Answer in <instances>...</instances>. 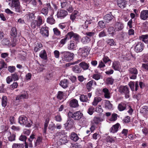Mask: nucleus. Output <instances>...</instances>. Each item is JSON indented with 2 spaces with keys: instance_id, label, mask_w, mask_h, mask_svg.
<instances>
[{
  "instance_id": "35",
  "label": "nucleus",
  "mask_w": 148,
  "mask_h": 148,
  "mask_svg": "<svg viewBox=\"0 0 148 148\" xmlns=\"http://www.w3.org/2000/svg\"><path fill=\"white\" fill-rule=\"evenodd\" d=\"M29 5L31 8H35L37 6V2L36 0H30L29 2Z\"/></svg>"
},
{
  "instance_id": "4",
  "label": "nucleus",
  "mask_w": 148,
  "mask_h": 148,
  "mask_svg": "<svg viewBox=\"0 0 148 148\" xmlns=\"http://www.w3.org/2000/svg\"><path fill=\"white\" fill-rule=\"evenodd\" d=\"M10 6L12 8H14L16 12L20 13L22 12L21 6L18 0H12Z\"/></svg>"
},
{
  "instance_id": "63",
  "label": "nucleus",
  "mask_w": 148,
  "mask_h": 148,
  "mask_svg": "<svg viewBox=\"0 0 148 148\" xmlns=\"http://www.w3.org/2000/svg\"><path fill=\"white\" fill-rule=\"evenodd\" d=\"M94 108L92 106L89 108L88 110V112L90 115H92L94 112Z\"/></svg>"
},
{
  "instance_id": "16",
  "label": "nucleus",
  "mask_w": 148,
  "mask_h": 148,
  "mask_svg": "<svg viewBox=\"0 0 148 148\" xmlns=\"http://www.w3.org/2000/svg\"><path fill=\"white\" fill-rule=\"evenodd\" d=\"M114 16H112L110 12V13L105 15L104 18V20L106 23H108L113 18Z\"/></svg>"
},
{
  "instance_id": "22",
  "label": "nucleus",
  "mask_w": 148,
  "mask_h": 148,
  "mask_svg": "<svg viewBox=\"0 0 148 148\" xmlns=\"http://www.w3.org/2000/svg\"><path fill=\"white\" fill-rule=\"evenodd\" d=\"M127 107L126 103L121 102L119 104L118 108L119 111H121L126 110Z\"/></svg>"
},
{
  "instance_id": "24",
  "label": "nucleus",
  "mask_w": 148,
  "mask_h": 148,
  "mask_svg": "<svg viewBox=\"0 0 148 148\" xmlns=\"http://www.w3.org/2000/svg\"><path fill=\"white\" fill-rule=\"evenodd\" d=\"M68 83L69 82L68 80L66 79H64L61 80L59 84L62 87L65 88L67 87Z\"/></svg>"
},
{
  "instance_id": "7",
  "label": "nucleus",
  "mask_w": 148,
  "mask_h": 148,
  "mask_svg": "<svg viewBox=\"0 0 148 148\" xmlns=\"http://www.w3.org/2000/svg\"><path fill=\"white\" fill-rule=\"evenodd\" d=\"M144 48V45L140 42H137L135 44L134 51L137 53L141 52Z\"/></svg>"
},
{
  "instance_id": "61",
  "label": "nucleus",
  "mask_w": 148,
  "mask_h": 148,
  "mask_svg": "<svg viewBox=\"0 0 148 148\" xmlns=\"http://www.w3.org/2000/svg\"><path fill=\"white\" fill-rule=\"evenodd\" d=\"M38 21H37L38 25V26H40L42 23V18L40 16H38L37 18Z\"/></svg>"
},
{
  "instance_id": "21",
  "label": "nucleus",
  "mask_w": 148,
  "mask_h": 148,
  "mask_svg": "<svg viewBox=\"0 0 148 148\" xmlns=\"http://www.w3.org/2000/svg\"><path fill=\"white\" fill-rule=\"evenodd\" d=\"M79 65L84 70H88L89 66V64L84 62H82L80 63Z\"/></svg>"
},
{
  "instance_id": "9",
  "label": "nucleus",
  "mask_w": 148,
  "mask_h": 148,
  "mask_svg": "<svg viewBox=\"0 0 148 148\" xmlns=\"http://www.w3.org/2000/svg\"><path fill=\"white\" fill-rule=\"evenodd\" d=\"M68 38L70 39L73 38L75 40H78L79 39V36L77 34L74 33L73 32H68L66 34Z\"/></svg>"
},
{
  "instance_id": "52",
  "label": "nucleus",
  "mask_w": 148,
  "mask_h": 148,
  "mask_svg": "<svg viewBox=\"0 0 148 148\" xmlns=\"http://www.w3.org/2000/svg\"><path fill=\"white\" fill-rule=\"evenodd\" d=\"M16 136L14 134H11L10 133V135L9 136V138H8V140L10 141H13L15 140Z\"/></svg>"
},
{
  "instance_id": "64",
  "label": "nucleus",
  "mask_w": 148,
  "mask_h": 148,
  "mask_svg": "<svg viewBox=\"0 0 148 148\" xmlns=\"http://www.w3.org/2000/svg\"><path fill=\"white\" fill-rule=\"evenodd\" d=\"M53 54L54 57L57 59H58L60 56V52L58 50H56L54 51Z\"/></svg>"
},
{
  "instance_id": "38",
  "label": "nucleus",
  "mask_w": 148,
  "mask_h": 148,
  "mask_svg": "<svg viewBox=\"0 0 148 148\" xmlns=\"http://www.w3.org/2000/svg\"><path fill=\"white\" fill-rule=\"evenodd\" d=\"M10 43V40L7 38H4L2 41V44L4 45H8Z\"/></svg>"
},
{
  "instance_id": "37",
  "label": "nucleus",
  "mask_w": 148,
  "mask_h": 148,
  "mask_svg": "<svg viewBox=\"0 0 148 148\" xmlns=\"http://www.w3.org/2000/svg\"><path fill=\"white\" fill-rule=\"evenodd\" d=\"M7 98L6 96H3L2 98V105L3 107H5L7 105Z\"/></svg>"
},
{
  "instance_id": "2",
  "label": "nucleus",
  "mask_w": 148,
  "mask_h": 148,
  "mask_svg": "<svg viewBox=\"0 0 148 148\" xmlns=\"http://www.w3.org/2000/svg\"><path fill=\"white\" fill-rule=\"evenodd\" d=\"M18 122L21 125H25L26 127H30L32 124V122L30 120H28L25 116H21L18 119Z\"/></svg>"
},
{
  "instance_id": "40",
  "label": "nucleus",
  "mask_w": 148,
  "mask_h": 148,
  "mask_svg": "<svg viewBox=\"0 0 148 148\" xmlns=\"http://www.w3.org/2000/svg\"><path fill=\"white\" fill-rule=\"evenodd\" d=\"M79 99L81 101L83 102H86L88 100V97L86 95H80Z\"/></svg>"
},
{
  "instance_id": "27",
  "label": "nucleus",
  "mask_w": 148,
  "mask_h": 148,
  "mask_svg": "<svg viewBox=\"0 0 148 148\" xmlns=\"http://www.w3.org/2000/svg\"><path fill=\"white\" fill-rule=\"evenodd\" d=\"M141 112L146 117H148V106H144Z\"/></svg>"
},
{
  "instance_id": "31",
  "label": "nucleus",
  "mask_w": 148,
  "mask_h": 148,
  "mask_svg": "<svg viewBox=\"0 0 148 148\" xmlns=\"http://www.w3.org/2000/svg\"><path fill=\"white\" fill-rule=\"evenodd\" d=\"M73 71L76 73H79L82 71V70L78 66L75 65L73 67Z\"/></svg>"
},
{
  "instance_id": "48",
  "label": "nucleus",
  "mask_w": 148,
  "mask_h": 148,
  "mask_svg": "<svg viewBox=\"0 0 148 148\" xmlns=\"http://www.w3.org/2000/svg\"><path fill=\"white\" fill-rule=\"evenodd\" d=\"M78 12L77 11H75L71 15L70 18L73 21L76 18Z\"/></svg>"
},
{
  "instance_id": "10",
  "label": "nucleus",
  "mask_w": 148,
  "mask_h": 148,
  "mask_svg": "<svg viewBox=\"0 0 148 148\" xmlns=\"http://www.w3.org/2000/svg\"><path fill=\"white\" fill-rule=\"evenodd\" d=\"M67 12L64 10H60L57 12V16L61 19L64 18L67 15Z\"/></svg>"
},
{
  "instance_id": "33",
  "label": "nucleus",
  "mask_w": 148,
  "mask_h": 148,
  "mask_svg": "<svg viewBox=\"0 0 148 148\" xmlns=\"http://www.w3.org/2000/svg\"><path fill=\"white\" fill-rule=\"evenodd\" d=\"M79 138L77 135L74 133H73L71 134V139L74 141H76L79 139Z\"/></svg>"
},
{
  "instance_id": "43",
  "label": "nucleus",
  "mask_w": 148,
  "mask_h": 148,
  "mask_svg": "<svg viewBox=\"0 0 148 148\" xmlns=\"http://www.w3.org/2000/svg\"><path fill=\"white\" fill-rule=\"evenodd\" d=\"M64 96V94L63 92L61 91H59L58 92L57 97V98L59 100H61L63 98Z\"/></svg>"
},
{
  "instance_id": "8",
  "label": "nucleus",
  "mask_w": 148,
  "mask_h": 148,
  "mask_svg": "<svg viewBox=\"0 0 148 148\" xmlns=\"http://www.w3.org/2000/svg\"><path fill=\"white\" fill-rule=\"evenodd\" d=\"M140 18L141 20H146L148 18V10H143L140 14Z\"/></svg>"
},
{
  "instance_id": "15",
  "label": "nucleus",
  "mask_w": 148,
  "mask_h": 148,
  "mask_svg": "<svg viewBox=\"0 0 148 148\" xmlns=\"http://www.w3.org/2000/svg\"><path fill=\"white\" fill-rule=\"evenodd\" d=\"M112 67L115 71H119L121 69L120 62L117 61H115L113 62Z\"/></svg>"
},
{
  "instance_id": "3",
  "label": "nucleus",
  "mask_w": 148,
  "mask_h": 148,
  "mask_svg": "<svg viewBox=\"0 0 148 148\" xmlns=\"http://www.w3.org/2000/svg\"><path fill=\"white\" fill-rule=\"evenodd\" d=\"M78 55L83 58H85L89 53V49L87 47H85L79 49Z\"/></svg>"
},
{
  "instance_id": "32",
  "label": "nucleus",
  "mask_w": 148,
  "mask_h": 148,
  "mask_svg": "<svg viewBox=\"0 0 148 148\" xmlns=\"http://www.w3.org/2000/svg\"><path fill=\"white\" fill-rule=\"evenodd\" d=\"M92 78L96 80H99L102 78V76L100 73H97L93 74L92 76Z\"/></svg>"
},
{
  "instance_id": "45",
  "label": "nucleus",
  "mask_w": 148,
  "mask_h": 148,
  "mask_svg": "<svg viewBox=\"0 0 148 148\" xmlns=\"http://www.w3.org/2000/svg\"><path fill=\"white\" fill-rule=\"evenodd\" d=\"M24 145L22 144L14 143L12 146V148H23Z\"/></svg>"
},
{
  "instance_id": "1",
  "label": "nucleus",
  "mask_w": 148,
  "mask_h": 148,
  "mask_svg": "<svg viewBox=\"0 0 148 148\" xmlns=\"http://www.w3.org/2000/svg\"><path fill=\"white\" fill-rule=\"evenodd\" d=\"M61 53L62 54V60L63 61L69 62L73 58L74 54L73 53L65 51L62 52Z\"/></svg>"
},
{
  "instance_id": "55",
  "label": "nucleus",
  "mask_w": 148,
  "mask_h": 148,
  "mask_svg": "<svg viewBox=\"0 0 148 148\" xmlns=\"http://www.w3.org/2000/svg\"><path fill=\"white\" fill-rule=\"evenodd\" d=\"M117 114L113 113L112 114L111 118L110 119V121H115L117 119Z\"/></svg>"
},
{
  "instance_id": "14",
  "label": "nucleus",
  "mask_w": 148,
  "mask_h": 148,
  "mask_svg": "<svg viewBox=\"0 0 148 148\" xmlns=\"http://www.w3.org/2000/svg\"><path fill=\"white\" fill-rule=\"evenodd\" d=\"M93 84L95 86H96L97 85V83L96 82L93 80H92L90 81L87 83L86 87L87 89L88 90V92H89L91 90L92 88V86Z\"/></svg>"
},
{
  "instance_id": "11",
  "label": "nucleus",
  "mask_w": 148,
  "mask_h": 148,
  "mask_svg": "<svg viewBox=\"0 0 148 148\" xmlns=\"http://www.w3.org/2000/svg\"><path fill=\"white\" fill-rule=\"evenodd\" d=\"M28 98V94L27 92L24 91L22 93L21 95L17 96L16 97V100H20L24 99H27Z\"/></svg>"
},
{
  "instance_id": "19",
  "label": "nucleus",
  "mask_w": 148,
  "mask_h": 148,
  "mask_svg": "<svg viewBox=\"0 0 148 148\" xmlns=\"http://www.w3.org/2000/svg\"><path fill=\"white\" fill-rule=\"evenodd\" d=\"M120 127V125L119 123H117L113 125L110 129V131L111 132L115 133L118 130L119 128Z\"/></svg>"
},
{
  "instance_id": "50",
  "label": "nucleus",
  "mask_w": 148,
  "mask_h": 148,
  "mask_svg": "<svg viewBox=\"0 0 148 148\" xmlns=\"http://www.w3.org/2000/svg\"><path fill=\"white\" fill-rule=\"evenodd\" d=\"M53 31L54 34L57 36H59L61 35L60 32L57 28H55L53 29Z\"/></svg>"
},
{
  "instance_id": "20",
  "label": "nucleus",
  "mask_w": 148,
  "mask_h": 148,
  "mask_svg": "<svg viewBox=\"0 0 148 148\" xmlns=\"http://www.w3.org/2000/svg\"><path fill=\"white\" fill-rule=\"evenodd\" d=\"M117 5L121 8H124L126 4V1L125 0H117Z\"/></svg>"
},
{
  "instance_id": "30",
  "label": "nucleus",
  "mask_w": 148,
  "mask_h": 148,
  "mask_svg": "<svg viewBox=\"0 0 148 148\" xmlns=\"http://www.w3.org/2000/svg\"><path fill=\"white\" fill-rule=\"evenodd\" d=\"M115 30L114 27H110L108 29V32L109 34L112 36H113L115 34Z\"/></svg>"
},
{
  "instance_id": "56",
  "label": "nucleus",
  "mask_w": 148,
  "mask_h": 148,
  "mask_svg": "<svg viewBox=\"0 0 148 148\" xmlns=\"http://www.w3.org/2000/svg\"><path fill=\"white\" fill-rule=\"evenodd\" d=\"M87 121L85 118H82L79 121V123L82 125H84L86 124Z\"/></svg>"
},
{
  "instance_id": "54",
  "label": "nucleus",
  "mask_w": 148,
  "mask_h": 148,
  "mask_svg": "<svg viewBox=\"0 0 148 148\" xmlns=\"http://www.w3.org/2000/svg\"><path fill=\"white\" fill-rule=\"evenodd\" d=\"M98 25L101 28H104L106 27V23L102 21H99L98 23Z\"/></svg>"
},
{
  "instance_id": "26",
  "label": "nucleus",
  "mask_w": 148,
  "mask_h": 148,
  "mask_svg": "<svg viewBox=\"0 0 148 148\" xmlns=\"http://www.w3.org/2000/svg\"><path fill=\"white\" fill-rule=\"evenodd\" d=\"M105 106L106 109L109 110H112V104L108 100L105 101Z\"/></svg>"
},
{
  "instance_id": "53",
  "label": "nucleus",
  "mask_w": 148,
  "mask_h": 148,
  "mask_svg": "<svg viewBox=\"0 0 148 148\" xmlns=\"http://www.w3.org/2000/svg\"><path fill=\"white\" fill-rule=\"evenodd\" d=\"M19 42V39L17 38L16 37H14L12 42V44L13 46H15L16 44L18 43Z\"/></svg>"
},
{
  "instance_id": "44",
  "label": "nucleus",
  "mask_w": 148,
  "mask_h": 148,
  "mask_svg": "<svg viewBox=\"0 0 148 148\" xmlns=\"http://www.w3.org/2000/svg\"><path fill=\"white\" fill-rule=\"evenodd\" d=\"M9 54L8 53H2L1 54V57L2 58H6L5 60L7 62L9 61V60L8 58H6L8 57Z\"/></svg>"
},
{
  "instance_id": "46",
  "label": "nucleus",
  "mask_w": 148,
  "mask_h": 148,
  "mask_svg": "<svg viewBox=\"0 0 148 148\" xmlns=\"http://www.w3.org/2000/svg\"><path fill=\"white\" fill-rule=\"evenodd\" d=\"M11 36L13 37H16L17 34V32L16 28L13 27L11 31Z\"/></svg>"
},
{
  "instance_id": "29",
  "label": "nucleus",
  "mask_w": 148,
  "mask_h": 148,
  "mask_svg": "<svg viewBox=\"0 0 148 148\" xmlns=\"http://www.w3.org/2000/svg\"><path fill=\"white\" fill-rule=\"evenodd\" d=\"M40 57L44 60L47 59V54L46 51L44 50L41 51L39 54Z\"/></svg>"
},
{
  "instance_id": "23",
  "label": "nucleus",
  "mask_w": 148,
  "mask_h": 148,
  "mask_svg": "<svg viewBox=\"0 0 148 148\" xmlns=\"http://www.w3.org/2000/svg\"><path fill=\"white\" fill-rule=\"evenodd\" d=\"M67 48L69 50H75L76 48V46L74 42L71 40L70 43L68 45Z\"/></svg>"
},
{
  "instance_id": "49",
  "label": "nucleus",
  "mask_w": 148,
  "mask_h": 148,
  "mask_svg": "<svg viewBox=\"0 0 148 148\" xmlns=\"http://www.w3.org/2000/svg\"><path fill=\"white\" fill-rule=\"evenodd\" d=\"M90 40V39L87 36L83 37L82 40V42L84 44H86V43L89 42Z\"/></svg>"
},
{
  "instance_id": "34",
  "label": "nucleus",
  "mask_w": 148,
  "mask_h": 148,
  "mask_svg": "<svg viewBox=\"0 0 148 148\" xmlns=\"http://www.w3.org/2000/svg\"><path fill=\"white\" fill-rule=\"evenodd\" d=\"M140 39L146 43L148 42V35H143L140 37Z\"/></svg>"
},
{
  "instance_id": "28",
  "label": "nucleus",
  "mask_w": 148,
  "mask_h": 148,
  "mask_svg": "<svg viewBox=\"0 0 148 148\" xmlns=\"http://www.w3.org/2000/svg\"><path fill=\"white\" fill-rule=\"evenodd\" d=\"M102 100V99L99 97H97L94 98L93 102L92 104L94 106H96L98 103L101 101Z\"/></svg>"
},
{
  "instance_id": "59",
  "label": "nucleus",
  "mask_w": 148,
  "mask_h": 148,
  "mask_svg": "<svg viewBox=\"0 0 148 148\" xmlns=\"http://www.w3.org/2000/svg\"><path fill=\"white\" fill-rule=\"evenodd\" d=\"M47 22L51 24H53L55 23V20L52 18L50 17L47 18Z\"/></svg>"
},
{
  "instance_id": "17",
  "label": "nucleus",
  "mask_w": 148,
  "mask_h": 148,
  "mask_svg": "<svg viewBox=\"0 0 148 148\" xmlns=\"http://www.w3.org/2000/svg\"><path fill=\"white\" fill-rule=\"evenodd\" d=\"M119 92L121 93H129L128 88L126 86H121L119 88Z\"/></svg>"
},
{
  "instance_id": "57",
  "label": "nucleus",
  "mask_w": 148,
  "mask_h": 148,
  "mask_svg": "<svg viewBox=\"0 0 148 148\" xmlns=\"http://www.w3.org/2000/svg\"><path fill=\"white\" fill-rule=\"evenodd\" d=\"M142 70L145 71H148V64L143 63L141 66Z\"/></svg>"
},
{
  "instance_id": "12",
  "label": "nucleus",
  "mask_w": 148,
  "mask_h": 148,
  "mask_svg": "<svg viewBox=\"0 0 148 148\" xmlns=\"http://www.w3.org/2000/svg\"><path fill=\"white\" fill-rule=\"evenodd\" d=\"M114 26L115 31L118 32L121 30L124 27L122 23L119 22H117L115 23Z\"/></svg>"
},
{
  "instance_id": "36",
  "label": "nucleus",
  "mask_w": 148,
  "mask_h": 148,
  "mask_svg": "<svg viewBox=\"0 0 148 148\" xmlns=\"http://www.w3.org/2000/svg\"><path fill=\"white\" fill-rule=\"evenodd\" d=\"M92 20H91L88 19L86 20L85 21L84 24L82 25V27L84 29H86L88 27V25L91 23Z\"/></svg>"
},
{
  "instance_id": "25",
  "label": "nucleus",
  "mask_w": 148,
  "mask_h": 148,
  "mask_svg": "<svg viewBox=\"0 0 148 148\" xmlns=\"http://www.w3.org/2000/svg\"><path fill=\"white\" fill-rule=\"evenodd\" d=\"M102 91L104 93V97L106 98L109 99L110 98V93L108 89L106 88H104Z\"/></svg>"
},
{
  "instance_id": "41",
  "label": "nucleus",
  "mask_w": 148,
  "mask_h": 148,
  "mask_svg": "<svg viewBox=\"0 0 148 148\" xmlns=\"http://www.w3.org/2000/svg\"><path fill=\"white\" fill-rule=\"evenodd\" d=\"M70 4L69 2H64L61 3V6L62 8L66 9L69 6Z\"/></svg>"
},
{
  "instance_id": "51",
  "label": "nucleus",
  "mask_w": 148,
  "mask_h": 148,
  "mask_svg": "<svg viewBox=\"0 0 148 148\" xmlns=\"http://www.w3.org/2000/svg\"><path fill=\"white\" fill-rule=\"evenodd\" d=\"M11 132L9 131H6L4 132L3 135V137L5 139L8 138H9V136L10 135Z\"/></svg>"
},
{
  "instance_id": "58",
  "label": "nucleus",
  "mask_w": 148,
  "mask_h": 148,
  "mask_svg": "<svg viewBox=\"0 0 148 148\" xmlns=\"http://www.w3.org/2000/svg\"><path fill=\"white\" fill-rule=\"evenodd\" d=\"M42 47V45L40 43H38L36 46L34 48V50L35 51L37 52L39 50L40 48Z\"/></svg>"
},
{
  "instance_id": "62",
  "label": "nucleus",
  "mask_w": 148,
  "mask_h": 148,
  "mask_svg": "<svg viewBox=\"0 0 148 148\" xmlns=\"http://www.w3.org/2000/svg\"><path fill=\"white\" fill-rule=\"evenodd\" d=\"M102 121V119L99 117H95L93 119V121L94 123L96 124L98 123L99 122Z\"/></svg>"
},
{
  "instance_id": "60",
  "label": "nucleus",
  "mask_w": 148,
  "mask_h": 148,
  "mask_svg": "<svg viewBox=\"0 0 148 148\" xmlns=\"http://www.w3.org/2000/svg\"><path fill=\"white\" fill-rule=\"evenodd\" d=\"M107 43L110 46L114 45L115 44V42L113 39H108L106 41Z\"/></svg>"
},
{
  "instance_id": "42",
  "label": "nucleus",
  "mask_w": 148,
  "mask_h": 148,
  "mask_svg": "<svg viewBox=\"0 0 148 148\" xmlns=\"http://www.w3.org/2000/svg\"><path fill=\"white\" fill-rule=\"evenodd\" d=\"M0 66L1 67L0 68V69L7 68L6 64L5 63L4 61L2 59H1L0 60Z\"/></svg>"
},
{
  "instance_id": "13",
  "label": "nucleus",
  "mask_w": 148,
  "mask_h": 148,
  "mask_svg": "<svg viewBox=\"0 0 148 148\" xmlns=\"http://www.w3.org/2000/svg\"><path fill=\"white\" fill-rule=\"evenodd\" d=\"M40 32L42 36L43 37H47L49 36V30L47 27H42L40 29Z\"/></svg>"
},
{
  "instance_id": "18",
  "label": "nucleus",
  "mask_w": 148,
  "mask_h": 148,
  "mask_svg": "<svg viewBox=\"0 0 148 148\" xmlns=\"http://www.w3.org/2000/svg\"><path fill=\"white\" fill-rule=\"evenodd\" d=\"M79 105L78 101L75 99H72L70 101L69 106L71 107L75 108L78 107Z\"/></svg>"
},
{
  "instance_id": "6",
  "label": "nucleus",
  "mask_w": 148,
  "mask_h": 148,
  "mask_svg": "<svg viewBox=\"0 0 148 148\" xmlns=\"http://www.w3.org/2000/svg\"><path fill=\"white\" fill-rule=\"evenodd\" d=\"M130 78L132 79H135L138 73L137 69L135 68H132L129 69Z\"/></svg>"
},
{
  "instance_id": "5",
  "label": "nucleus",
  "mask_w": 148,
  "mask_h": 148,
  "mask_svg": "<svg viewBox=\"0 0 148 148\" xmlns=\"http://www.w3.org/2000/svg\"><path fill=\"white\" fill-rule=\"evenodd\" d=\"M68 115L69 117L72 118L75 120H79L82 118L83 114L80 111H77L73 113L69 112Z\"/></svg>"
},
{
  "instance_id": "47",
  "label": "nucleus",
  "mask_w": 148,
  "mask_h": 148,
  "mask_svg": "<svg viewBox=\"0 0 148 148\" xmlns=\"http://www.w3.org/2000/svg\"><path fill=\"white\" fill-rule=\"evenodd\" d=\"M68 39L69 38L67 36V35H66L65 36V37L64 38L60 40V44H61L62 46H63L65 44L67 39Z\"/></svg>"
},
{
  "instance_id": "39",
  "label": "nucleus",
  "mask_w": 148,
  "mask_h": 148,
  "mask_svg": "<svg viewBox=\"0 0 148 148\" xmlns=\"http://www.w3.org/2000/svg\"><path fill=\"white\" fill-rule=\"evenodd\" d=\"M34 14L32 13H29L26 15V17L28 21H31L34 18Z\"/></svg>"
}]
</instances>
